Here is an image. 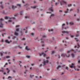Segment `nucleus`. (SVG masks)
I'll return each instance as SVG.
<instances>
[{"instance_id":"nucleus-1","label":"nucleus","mask_w":80,"mask_h":80,"mask_svg":"<svg viewBox=\"0 0 80 80\" xmlns=\"http://www.w3.org/2000/svg\"><path fill=\"white\" fill-rule=\"evenodd\" d=\"M61 57H69L70 55L68 54L64 53L61 55Z\"/></svg>"},{"instance_id":"nucleus-2","label":"nucleus","mask_w":80,"mask_h":80,"mask_svg":"<svg viewBox=\"0 0 80 80\" xmlns=\"http://www.w3.org/2000/svg\"><path fill=\"white\" fill-rule=\"evenodd\" d=\"M3 18H1L0 19V28H2V27H3V24L2 23V21H3Z\"/></svg>"},{"instance_id":"nucleus-3","label":"nucleus","mask_w":80,"mask_h":80,"mask_svg":"<svg viewBox=\"0 0 80 80\" xmlns=\"http://www.w3.org/2000/svg\"><path fill=\"white\" fill-rule=\"evenodd\" d=\"M42 38L41 39V43H44V42L43 41V38H46L47 37V36L45 35H44L42 36Z\"/></svg>"},{"instance_id":"nucleus-4","label":"nucleus","mask_w":80,"mask_h":80,"mask_svg":"<svg viewBox=\"0 0 80 80\" xmlns=\"http://www.w3.org/2000/svg\"><path fill=\"white\" fill-rule=\"evenodd\" d=\"M20 29L17 28L16 29V31L14 33L15 35H16V36H18V33L17 32H19V30Z\"/></svg>"},{"instance_id":"nucleus-5","label":"nucleus","mask_w":80,"mask_h":80,"mask_svg":"<svg viewBox=\"0 0 80 80\" xmlns=\"http://www.w3.org/2000/svg\"><path fill=\"white\" fill-rule=\"evenodd\" d=\"M60 4L61 5H62L63 4H65V5H66V4H67V2H65L63 0H62L61 1H60Z\"/></svg>"},{"instance_id":"nucleus-6","label":"nucleus","mask_w":80,"mask_h":80,"mask_svg":"<svg viewBox=\"0 0 80 80\" xmlns=\"http://www.w3.org/2000/svg\"><path fill=\"white\" fill-rule=\"evenodd\" d=\"M75 65V64L74 63H72V65H71L70 66V68H74V69L76 70V68H75V67L74 66Z\"/></svg>"},{"instance_id":"nucleus-7","label":"nucleus","mask_w":80,"mask_h":80,"mask_svg":"<svg viewBox=\"0 0 80 80\" xmlns=\"http://www.w3.org/2000/svg\"><path fill=\"white\" fill-rule=\"evenodd\" d=\"M71 52H74V53H76V51H74L73 49H71L70 50H69L67 51V53H70Z\"/></svg>"},{"instance_id":"nucleus-8","label":"nucleus","mask_w":80,"mask_h":80,"mask_svg":"<svg viewBox=\"0 0 80 80\" xmlns=\"http://www.w3.org/2000/svg\"><path fill=\"white\" fill-rule=\"evenodd\" d=\"M8 18H9V19H14V20H15V18L13 17L12 18H8V17H5V20H7L8 19Z\"/></svg>"},{"instance_id":"nucleus-9","label":"nucleus","mask_w":80,"mask_h":80,"mask_svg":"<svg viewBox=\"0 0 80 80\" xmlns=\"http://www.w3.org/2000/svg\"><path fill=\"white\" fill-rule=\"evenodd\" d=\"M49 62V61H48V60H47L46 61H44L43 63L44 65H46V63H48Z\"/></svg>"},{"instance_id":"nucleus-10","label":"nucleus","mask_w":80,"mask_h":80,"mask_svg":"<svg viewBox=\"0 0 80 80\" xmlns=\"http://www.w3.org/2000/svg\"><path fill=\"white\" fill-rule=\"evenodd\" d=\"M70 32L68 31H62V33H67V34H68Z\"/></svg>"},{"instance_id":"nucleus-11","label":"nucleus","mask_w":80,"mask_h":80,"mask_svg":"<svg viewBox=\"0 0 80 80\" xmlns=\"http://www.w3.org/2000/svg\"><path fill=\"white\" fill-rule=\"evenodd\" d=\"M42 55H43L44 57H45V56H46V54L44 53L39 54L40 56H42Z\"/></svg>"},{"instance_id":"nucleus-12","label":"nucleus","mask_w":80,"mask_h":80,"mask_svg":"<svg viewBox=\"0 0 80 80\" xmlns=\"http://www.w3.org/2000/svg\"><path fill=\"white\" fill-rule=\"evenodd\" d=\"M5 42H6V43H10L12 42V41L11 40L10 41H9L8 40H5Z\"/></svg>"},{"instance_id":"nucleus-13","label":"nucleus","mask_w":80,"mask_h":80,"mask_svg":"<svg viewBox=\"0 0 80 80\" xmlns=\"http://www.w3.org/2000/svg\"><path fill=\"white\" fill-rule=\"evenodd\" d=\"M25 49L26 50L28 51V50H30V48H28V46L26 47Z\"/></svg>"},{"instance_id":"nucleus-14","label":"nucleus","mask_w":80,"mask_h":80,"mask_svg":"<svg viewBox=\"0 0 80 80\" xmlns=\"http://www.w3.org/2000/svg\"><path fill=\"white\" fill-rule=\"evenodd\" d=\"M6 70L8 71L7 73H9L10 72V70H9L8 68H6Z\"/></svg>"},{"instance_id":"nucleus-15","label":"nucleus","mask_w":80,"mask_h":80,"mask_svg":"<svg viewBox=\"0 0 80 80\" xmlns=\"http://www.w3.org/2000/svg\"><path fill=\"white\" fill-rule=\"evenodd\" d=\"M52 8V7L51 8H49L48 9L49 10L51 11V12H53V10Z\"/></svg>"},{"instance_id":"nucleus-16","label":"nucleus","mask_w":80,"mask_h":80,"mask_svg":"<svg viewBox=\"0 0 80 80\" xmlns=\"http://www.w3.org/2000/svg\"><path fill=\"white\" fill-rule=\"evenodd\" d=\"M37 6H31V8H33L34 9H35V8H36V7H37Z\"/></svg>"},{"instance_id":"nucleus-17","label":"nucleus","mask_w":80,"mask_h":80,"mask_svg":"<svg viewBox=\"0 0 80 80\" xmlns=\"http://www.w3.org/2000/svg\"><path fill=\"white\" fill-rule=\"evenodd\" d=\"M69 24L71 25H74V23L71 22L69 23Z\"/></svg>"},{"instance_id":"nucleus-18","label":"nucleus","mask_w":80,"mask_h":80,"mask_svg":"<svg viewBox=\"0 0 80 80\" xmlns=\"http://www.w3.org/2000/svg\"><path fill=\"white\" fill-rule=\"evenodd\" d=\"M69 10V9H68L67 8V11H65L64 12L65 13H68V11Z\"/></svg>"},{"instance_id":"nucleus-19","label":"nucleus","mask_w":80,"mask_h":80,"mask_svg":"<svg viewBox=\"0 0 80 80\" xmlns=\"http://www.w3.org/2000/svg\"><path fill=\"white\" fill-rule=\"evenodd\" d=\"M17 8V7H15L13 5H12V9H14V8Z\"/></svg>"},{"instance_id":"nucleus-20","label":"nucleus","mask_w":80,"mask_h":80,"mask_svg":"<svg viewBox=\"0 0 80 80\" xmlns=\"http://www.w3.org/2000/svg\"><path fill=\"white\" fill-rule=\"evenodd\" d=\"M17 6H18L20 8L21 7V5H20V4H17Z\"/></svg>"},{"instance_id":"nucleus-21","label":"nucleus","mask_w":80,"mask_h":80,"mask_svg":"<svg viewBox=\"0 0 80 80\" xmlns=\"http://www.w3.org/2000/svg\"><path fill=\"white\" fill-rule=\"evenodd\" d=\"M48 43H52V41L50 40H48Z\"/></svg>"},{"instance_id":"nucleus-22","label":"nucleus","mask_w":80,"mask_h":80,"mask_svg":"<svg viewBox=\"0 0 80 80\" xmlns=\"http://www.w3.org/2000/svg\"><path fill=\"white\" fill-rule=\"evenodd\" d=\"M52 31H53V30L52 29L48 30V32H52Z\"/></svg>"},{"instance_id":"nucleus-23","label":"nucleus","mask_w":80,"mask_h":80,"mask_svg":"<svg viewBox=\"0 0 80 80\" xmlns=\"http://www.w3.org/2000/svg\"><path fill=\"white\" fill-rule=\"evenodd\" d=\"M59 68H61V66H58L57 68V69H58H58H59Z\"/></svg>"},{"instance_id":"nucleus-24","label":"nucleus","mask_w":80,"mask_h":80,"mask_svg":"<svg viewBox=\"0 0 80 80\" xmlns=\"http://www.w3.org/2000/svg\"><path fill=\"white\" fill-rule=\"evenodd\" d=\"M53 16H55V15L54 14H52L50 17V18H51V17H53Z\"/></svg>"},{"instance_id":"nucleus-25","label":"nucleus","mask_w":80,"mask_h":80,"mask_svg":"<svg viewBox=\"0 0 80 80\" xmlns=\"http://www.w3.org/2000/svg\"><path fill=\"white\" fill-rule=\"evenodd\" d=\"M71 56L73 58L75 57V54H73V53L72 54Z\"/></svg>"},{"instance_id":"nucleus-26","label":"nucleus","mask_w":80,"mask_h":80,"mask_svg":"<svg viewBox=\"0 0 80 80\" xmlns=\"http://www.w3.org/2000/svg\"><path fill=\"white\" fill-rule=\"evenodd\" d=\"M0 7H1V8L3 9V8H4V7H3V5H0Z\"/></svg>"},{"instance_id":"nucleus-27","label":"nucleus","mask_w":80,"mask_h":80,"mask_svg":"<svg viewBox=\"0 0 80 80\" xmlns=\"http://www.w3.org/2000/svg\"><path fill=\"white\" fill-rule=\"evenodd\" d=\"M72 4H68V7H70L72 6Z\"/></svg>"},{"instance_id":"nucleus-28","label":"nucleus","mask_w":80,"mask_h":80,"mask_svg":"<svg viewBox=\"0 0 80 80\" xmlns=\"http://www.w3.org/2000/svg\"><path fill=\"white\" fill-rule=\"evenodd\" d=\"M20 14L21 15H23V11H21L20 12Z\"/></svg>"},{"instance_id":"nucleus-29","label":"nucleus","mask_w":80,"mask_h":80,"mask_svg":"<svg viewBox=\"0 0 80 80\" xmlns=\"http://www.w3.org/2000/svg\"><path fill=\"white\" fill-rule=\"evenodd\" d=\"M70 37H71V38H73V37H74V36L73 35H71Z\"/></svg>"},{"instance_id":"nucleus-30","label":"nucleus","mask_w":80,"mask_h":80,"mask_svg":"<svg viewBox=\"0 0 80 80\" xmlns=\"http://www.w3.org/2000/svg\"><path fill=\"white\" fill-rule=\"evenodd\" d=\"M75 40H76V42H78V39L77 38H75Z\"/></svg>"},{"instance_id":"nucleus-31","label":"nucleus","mask_w":80,"mask_h":80,"mask_svg":"<svg viewBox=\"0 0 80 80\" xmlns=\"http://www.w3.org/2000/svg\"><path fill=\"white\" fill-rule=\"evenodd\" d=\"M26 57H27V58H30V57L28 55L26 56Z\"/></svg>"},{"instance_id":"nucleus-32","label":"nucleus","mask_w":80,"mask_h":80,"mask_svg":"<svg viewBox=\"0 0 80 80\" xmlns=\"http://www.w3.org/2000/svg\"><path fill=\"white\" fill-rule=\"evenodd\" d=\"M78 48H79V47H80V46L79 45V44H78Z\"/></svg>"},{"instance_id":"nucleus-33","label":"nucleus","mask_w":80,"mask_h":80,"mask_svg":"<svg viewBox=\"0 0 80 80\" xmlns=\"http://www.w3.org/2000/svg\"><path fill=\"white\" fill-rule=\"evenodd\" d=\"M0 55H1V56H3V53H2V52H0Z\"/></svg>"},{"instance_id":"nucleus-34","label":"nucleus","mask_w":80,"mask_h":80,"mask_svg":"<svg viewBox=\"0 0 80 80\" xmlns=\"http://www.w3.org/2000/svg\"><path fill=\"white\" fill-rule=\"evenodd\" d=\"M79 36H80V35H79V34H78L76 35V37H79Z\"/></svg>"},{"instance_id":"nucleus-35","label":"nucleus","mask_w":80,"mask_h":80,"mask_svg":"<svg viewBox=\"0 0 80 80\" xmlns=\"http://www.w3.org/2000/svg\"><path fill=\"white\" fill-rule=\"evenodd\" d=\"M30 77H31V78H32V77H34V75H30Z\"/></svg>"},{"instance_id":"nucleus-36","label":"nucleus","mask_w":80,"mask_h":80,"mask_svg":"<svg viewBox=\"0 0 80 80\" xmlns=\"http://www.w3.org/2000/svg\"><path fill=\"white\" fill-rule=\"evenodd\" d=\"M25 18H29V17L28 16H25Z\"/></svg>"},{"instance_id":"nucleus-37","label":"nucleus","mask_w":80,"mask_h":80,"mask_svg":"<svg viewBox=\"0 0 80 80\" xmlns=\"http://www.w3.org/2000/svg\"><path fill=\"white\" fill-rule=\"evenodd\" d=\"M4 72V70H0V72Z\"/></svg>"},{"instance_id":"nucleus-38","label":"nucleus","mask_w":80,"mask_h":80,"mask_svg":"<svg viewBox=\"0 0 80 80\" xmlns=\"http://www.w3.org/2000/svg\"><path fill=\"white\" fill-rule=\"evenodd\" d=\"M18 48H20L21 49H22V47L20 46H18Z\"/></svg>"},{"instance_id":"nucleus-39","label":"nucleus","mask_w":80,"mask_h":80,"mask_svg":"<svg viewBox=\"0 0 80 80\" xmlns=\"http://www.w3.org/2000/svg\"><path fill=\"white\" fill-rule=\"evenodd\" d=\"M55 53V51H53L52 52V54H54Z\"/></svg>"},{"instance_id":"nucleus-40","label":"nucleus","mask_w":80,"mask_h":80,"mask_svg":"<svg viewBox=\"0 0 80 80\" xmlns=\"http://www.w3.org/2000/svg\"><path fill=\"white\" fill-rule=\"evenodd\" d=\"M20 27V25H16V28H18V27Z\"/></svg>"},{"instance_id":"nucleus-41","label":"nucleus","mask_w":80,"mask_h":80,"mask_svg":"<svg viewBox=\"0 0 80 80\" xmlns=\"http://www.w3.org/2000/svg\"><path fill=\"white\" fill-rule=\"evenodd\" d=\"M12 72H13L14 73H15V72H16V71H15V70H12Z\"/></svg>"},{"instance_id":"nucleus-42","label":"nucleus","mask_w":80,"mask_h":80,"mask_svg":"<svg viewBox=\"0 0 80 80\" xmlns=\"http://www.w3.org/2000/svg\"><path fill=\"white\" fill-rule=\"evenodd\" d=\"M6 58H10V56H7L6 57Z\"/></svg>"},{"instance_id":"nucleus-43","label":"nucleus","mask_w":80,"mask_h":80,"mask_svg":"<svg viewBox=\"0 0 80 80\" xmlns=\"http://www.w3.org/2000/svg\"><path fill=\"white\" fill-rule=\"evenodd\" d=\"M28 5H29L28 4H27L25 6V7H27V6H28Z\"/></svg>"},{"instance_id":"nucleus-44","label":"nucleus","mask_w":80,"mask_h":80,"mask_svg":"<svg viewBox=\"0 0 80 80\" xmlns=\"http://www.w3.org/2000/svg\"><path fill=\"white\" fill-rule=\"evenodd\" d=\"M35 65V64H34V63H32L31 64V65L32 66H33V65Z\"/></svg>"},{"instance_id":"nucleus-45","label":"nucleus","mask_w":80,"mask_h":80,"mask_svg":"<svg viewBox=\"0 0 80 80\" xmlns=\"http://www.w3.org/2000/svg\"><path fill=\"white\" fill-rule=\"evenodd\" d=\"M8 78H11V79H12V77L11 76H9L8 77Z\"/></svg>"},{"instance_id":"nucleus-46","label":"nucleus","mask_w":80,"mask_h":80,"mask_svg":"<svg viewBox=\"0 0 80 80\" xmlns=\"http://www.w3.org/2000/svg\"><path fill=\"white\" fill-rule=\"evenodd\" d=\"M25 72H24V73H25V74H26V72H27V70H25Z\"/></svg>"},{"instance_id":"nucleus-47","label":"nucleus","mask_w":80,"mask_h":80,"mask_svg":"<svg viewBox=\"0 0 80 80\" xmlns=\"http://www.w3.org/2000/svg\"><path fill=\"white\" fill-rule=\"evenodd\" d=\"M12 22V20H9L8 21V22H10V23H11V22Z\"/></svg>"},{"instance_id":"nucleus-48","label":"nucleus","mask_w":80,"mask_h":80,"mask_svg":"<svg viewBox=\"0 0 80 80\" xmlns=\"http://www.w3.org/2000/svg\"><path fill=\"white\" fill-rule=\"evenodd\" d=\"M17 43V41H16V42H13L12 43Z\"/></svg>"},{"instance_id":"nucleus-49","label":"nucleus","mask_w":80,"mask_h":80,"mask_svg":"<svg viewBox=\"0 0 80 80\" xmlns=\"http://www.w3.org/2000/svg\"><path fill=\"white\" fill-rule=\"evenodd\" d=\"M22 40H25V38H23L22 39Z\"/></svg>"},{"instance_id":"nucleus-50","label":"nucleus","mask_w":80,"mask_h":80,"mask_svg":"<svg viewBox=\"0 0 80 80\" xmlns=\"http://www.w3.org/2000/svg\"><path fill=\"white\" fill-rule=\"evenodd\" d=\"M77 11L78 12V13H79V8H78L77 9Z\"/></svg>"},{"instance_id":"nucleus-51","label":"nucleus","mask_w":80,"mask_h":80,"mask_svg":"<svg viewBox=\"0 0 80 80\" xmlns=\"http://www.w3.org/2000/svg\"><path fill=\"white\" fill-rule=\"evenodd\" d=\"M31 34L32 35H34V33H31Z\"/></svg>"},{"instance_id":"nucleus-52","label":"nucleus","mask_w":80,"mask_h":80,"mask_svg":"<svg viewBox=\"0 0 80 80\" xmlns=\"http://www.w3.org/2000/svg\"><path fill=\"white\" fill-rule=\"evenodd\" d=\"M57 56H58L59 58H60V56L59 55H57Z\"/></svg>"},{"instance_id":"nucleus-53","label":"nucleus","mask_w":80,"mask_h":80,"mask_svg":"<svg viewBox=\"0 0 80 80\" xmlns=\"http://www.w3.org/2000/svg\"><path fill=\"white\" fill-rule=\"evenodd\" d=\"M73 11V9H71L70 10V12H72V11Z\"/></svg>"},{"instance_id":"nucleus-54","label":"nucleus","mask_w":80,"mask_h":80,"mask_svg":"<svg viewBox=\"0 0 80 80\" xmlns=\"http://www.w3.org/2000/svg\"><path fill=\"white\" fill-rule=\"evenodd\" d=\"M15 38H16V37H14L13 38H12V39H15Z\"/></svg>"},{"instance_id":"nucleus-55","label":"nucleus","mask_w":80,"mask_h":80,"mask_svg":"<svg viewBox=\"0 0 80 80\" xmlns=\"http://www.w3.org/2000/svg\"><path fill=\"white\" fill-rule=\"evenodd\" d=\"M4 53L5 54H7V52H4Z\"/></svg>"},{"instance_id":"nucleus-56","label":"nucleus","mask_w":80,"mask_h":80,"mask_svg":"<svg viewBox=\"0 0 80 80\" xmlns=\"http://www.w3.org/2000/svg\"><path fill=\"white\" fill-rule=\"evenodd\" d=\"M58 3H56V4H55V5H58Z\"/></svg>"},{"instance_id":"nucleus-57","label":"nucleus","mask_w":80,"mask_h":80,"mask_svg":"<svg viewBox=\"0 0 80 80\" xmlns=\"http://www.w3.org/2000/svg\"><path fill=\"white\" fill-rule=\"evenodd\" d=\"M65 23H63V24L62 25V26H65Z\"/></svg>"},{"instance_id":"nucleus-58","label":"nucleus","mask_w":80,"mask_h":80,"mask_svg":"<svg viewBox=\"0 0 80 80\" xmlns=\"http://www.w3.org/2000/svg\"><path fill=\"white\" fill-rule=\"evenodd\" d=\"M63 28H64V27H63V26H62V30H63Z\"/></svg>"},{"instance_id":"nucleus-59","label":"nucleus","mask_w":80,"mask_h":80,"mask_svg":"<svg viewBox=\"0 0 80 80\" xmlns=\"http://www.w3.org/2000/svg\"><path fill=\"white\" fill-rule=\"evenodd\" d=\"M25 33H28V31H26L25 32Z\"/></svg>"},{"instance_id":"nucleus-60","label":"nucleus","mask_w":80,"mask_h":80,"mask_svg":"<svg viewBox=\"0 0 80 80\" xmlns=\"http://www.w3.org/2000/svg\"><path fill=\"white\" fill-rule=\"evenodd\" d=\"M7 74V73H6V72H4V75H6Z\"/></svg>"},{"instance_id":"nucleus-61","label":"nucleus","mask_w":80,"mask_h":80,"mask_svg":"<svg viewBox=\"0 0 80 80\" xmlns=\"http://www.w3.org/2000/svg\"><path fill=\"white\" fill-rule=\"evenodd\" d=\"M59 12H62V11L61 10H59Z\"/></svg>"},{"instance_id":"nucleus-62","label":"nucleus","mask_w":80,"mask_h":80,"mask_svg":"<svg viewBox=\"0 0 80 80\" xmlns=\"http://www.w3.org/2000/svg\"><path fill=\"white\" fill-rule=\"evenodd\" d=\"M77 21H79V20H80V19L79 18L77 19Z\"/></svg>"},{"instance_id":"nucleus-63","label":"nucleus","mask_w":80,"mask_h":80,"mask_svg":"<svg viewBox=\"0 0 80 80\" xmlns=\"http://www.w3.org/2000/svg\"><path fill=\"white\" fill-rule=\"evenodd\" d=\"M2 3H3V2H0V4H1V5H2Z\"/></svg>"},{"instance_id":"nucleus-64","label":"nucleus","mask_w":80,"mask_h":80,"mask_svg":"<svg viewBox=\"0 0 80 80\" xmlns=\"http://www.w3.org/2000/svg\"><path fill=\"white\" fill-rule=\"evenodd\" d=\"M46 58L47 59H49V58H50L49 57H47Z\"/></svg>"}]
</instances>
